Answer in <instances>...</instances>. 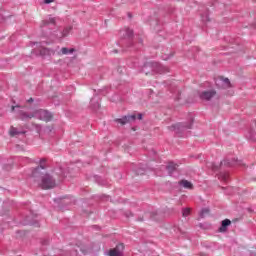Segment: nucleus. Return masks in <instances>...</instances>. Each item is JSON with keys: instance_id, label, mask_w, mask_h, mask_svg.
I'll return each instance as SVG.
<instances>
[{"instance_id": "obj_1", "label": "nucleus", "mask_w": 256, "mask_h": 256, "mask_svg": "<svg viewBox=\"0 0 256 256\" xmlns=\"http://www.w3.org/2000/svg\"><path fill=\"white\" fill-rule=\"evenodd\" d=\"M19 117L21 121H29V119H40V121H46V123H49V121L53 120V114L49 112L48 110H35L32 113H27L23 110L19 112Z\"/></svg>"}, {"instance_id": "obj_2", "label": "nucleus", "mask_w": 256, "mask_h": 256, "mask_svg": "<svg viewBox=\"0 0 256 256\" xmlns=\"http://www.w3.org/2000/svg\"><path fill=\"white\" fill-rule=\"evenodd\" d=\"M56 175H59L58 178H55L49 173L44 174L41 177V183H40L41 189H44L45 191L49 189H55V187L57 186V181H63V179H65V174L63 173V169H58V172H56Z\"/></svg>"}, {"instance_id": "obj_3", "label": "nucleus", "mask_w": 256, "mask_h": 256, "mask_svg": "<svg viewBox=\"0 0 256 256\" xmlns=\"http://www.w3.org/2000/svg\"><path fill=\"white\" fill-rule=\"evenodd\" d=\"M193 123H195V118H190L186 122H178L168 126L169 131H173L176 137H187V131L193 129Z\"/></svg>"}, {"instance_id": "obj_4", "label": "nucleus", "mask_w": 256, "mask_h": 256, "mask_svg": "<svg viewBox=\"0 0 256 256\" xmlns=\"http://www.w3.org/2000/svg\"><path fill=\"white\" fill-rule=\"evenodd\" d=\"M42 35L44 37H58L57 36V20L50 17L48 20L42 21L40 25Z\"/></svg>"}, {"instance_id": "obj_5", "label": "nucleus", "mask_w": 256, "mask_h": 256, "mask_svg": "<svg viewBox=\"0 0 256 256\" xmlns=\"http://www.w3.org/2000/svg\"><path fill=\"white\" fill-rule=\"evenodd\" d=\"M147 67H150V69H152L154 73H159L160 75H162V73H169V68H167V66L161 65V63L159 62H150L148 64H145L143 67V71H145Z\"/></svg>"}, {"instance_id": "obj_6", "label": "nucleus", "mask_w": 256, "mask_h": 256, "mask_svg": "<svg viewBox=\"0 0 256 256\" xmlns=\"http://www.w3.org/2000/svg\"><path fill=\"white\" fill-rule=\"evenodd\" d=\"M235 167V165H243V162L241 160L233 158L232 160L230 159H224L223 161L220 162V165L217 166L215 164L212 165L213 171H219L221 167Z\"/></svg>"}, {"instance_id": "obj_7", "label": "nucleus", "mask_w": 256, "mask_h": 256, "mask_svg": "<svg viewBox=\"0 0 256 256\" xmlns=\"http://www.w3.org/2000/svg\"><path fill=\"white\" fill-rule=\"evenodd\" d=\"M29 210V215H26L24 218V225H32L34 227H39V221L37 220V214H34L31 208Z\"/></svg>"}, {"instance_id": "obj_8", "label": "nucleus", "mask_w": 256, "mask_h": 256, "mask_svg": "<svg viewBox=\"0 0 256 256\" xmlns=\"http://www.w3.org/2000/svg\"><path fill=\"white\" fill-rule=\"evenodd\" d=\"M137 120V114H130L122 116V118H116L115 123H119L120 125H127V123H133V121Z\"/></svg>"}, {"instance_id": "obj_9", "label": "nucleus", "mask_w": 256, "mask_h": 256, "mask_svg": "<svg viewBox=\"0 0 256 256\" xmlns=\"http://www.w3.org/2000/svg\"><path fill=\"white\" fill-rule=\"evenodd\" d=\"M125 251V244L118 243L115 248L108 251L109 256H123Z\"/></svg>"}, {"instance_id": "obj_10", "label": "nucleus", "mask_w": 256, "mask_h": 256, "mask_svg": "<svg viewBox=\"0 0 256 256\" xmlns=\"http://www.w3.org/2000/svg\"><path fill=\"white\" fill-rule=\"evenodd\" d=\"M217 95V91L215 90H206L199 92L198 97L201 101H211V99Z\"/></svg>"}, {"instance_id": "obj_11", "label": "nucleus", "mask_w": 256, "mask_h": 256, "mask_svg": "<svg viewBox=\"0 0 256 256\" xmlns=\"http://www.w3.org/2000/svg\"><path fill=\"white\" fill-rule=\"evenodd\" d=\"M215 85L218 89H229L231 87V81L229 78H218L215 80Z\"/></svg>"}, {"instance_id": "obj_12", "label": "nucleus", "mask_w": 256, "mask_h": 256, "mask_svg": "<svg viewBox=\"0 0 256 256\" xmlns=\"http://www.w3.org/2000/svg\"><path fill=\"white\" fill-rule=\"evenodd\" d=\"M39 163L40 165L33 169L32 177H39L41 169H47V167L43 165V163H47V159L42 158L40 159Z\"/></svg>"}, {"instance_id": "obj_13", "label": "nucleus", "mask_w": 256, "mask_h": 256, "mask_svg": "<svg viewBox=\"0 0 256 256\" xmlns=\"http://www.w3.org/2000/svg\"><path fill=\"white\" fill-rule=\"evenodd\" d=\"M100 99L99 96L94 95L93 98H91L90 100V109H92V111H97V109H99L101 107V104L99 103Z\"/></svg>"}, {"instance_id": "obj_14", "label": "nucleus", "mask_w": 256, "mask_h": 256, "mask_svg": "<svg viewBox=\"0 0 256 256\" xmlns=\"http://www.w3.org/2000/svg\"><path fill=\"white\" fill-rule=\"evenodd\" d=\"M231 225V221L229 219H224L221 221L220 227L218 228L219 233H226L227 229H229Z\"/></svg>"}, {"instance_id": "obj_15", "label": "nucleus", "mask_w": 256, "mask_h": 256, "mask_svg": "<svg viewBox=\"0 0 256 256\" xmlns=\"http://www.w3.org/2000/svg\"><path fill=\"white\" fill-rule=\"evenodd\" d=\"M133 35L134 32L131 29H126L125 31V38L128 39L127 47H133Z\"/></svg>"}, {"instance_id": "obj_16", "label": "nucleus", "mask_w": 256, "mask_h": 256, "mask_svg": "<svg viewBox=\"0 0 256 256\" xmlns=\"http://www.w3.org/2000/svg\"><path fill=\"white\" fill-rule=\"evenodd\" d=\"M177 167H179V165L175 164L174 162H170L168 165H166V171L170 177H173V173L177 171Z\"/></svg>"}, {"instance_id": "obj_17", "label": "nucleus", "mask_w": 256, "mask_h": 256, "mask_svg": "<svg viewBox=\"0 0 256 256\" xmlns=\"http://www.w3.org/2000/svg\"><path fill=\"white\" fill-rule=\"evenodd\" d=\"M79 251H81L82 255H87V253H89V249L85 248V246H77L71 251V255H79Z\"/></svg>"}, {"instance_id": "obj_18", "label": "nucleus", "mask_w": 256, "mask_h": 256, "mask_svg": "<svg viewBox=\"0 0 256 256\" xmlns=\"http://www.w3.org/2000/svg\"><path fill=\"white\" fill-rule=\"evenodd\" d=\"M178 185H180V187H183L184 189H190L193 190V183H191L188 180H181L178 182Z\"/></svg>"}, {"instance_id": "obj_19", "label": "nucleus", "mask_w": 256, "mask_h": 256, "mask_svg": "<svg viewBox=\"0 0 256 256\" xmlns=\"http://www.w3.org/2000/svg\"><path fill=\"white\" fill-rule=\"evenodd\" d=\"M72 30H73V27L71 26L64 28L63 31L60 32V36H58L59 39H63V37H67Z\"/></svg>"}, {"instance_id": "obj_20", "label": "nucleus", "mask_w": 256, "mask_h": 256, "mask_svg": "<svg viewBox=\"0 0 256 256\" xmlns=\"http://www.w3.org/2000/svg\"><path fill=\"white\" fill-rule=\"evenodd\" d=\"M17 135H25V131H19L15 127H11L10 129V136L17 137Z\"/></svg>"}, {"instance_id": "obj_21", "label": "nucleus", "mask_w": 256, "mask_h": 256, "mask_svg": "<svg viewBox=\"0 0 256 256\" xmlns=\"http://www.w3.org/2000/svg\"><path fill=\"white\" fill-rule=\"evenodd\" d=\"M246 138L248 139V141H253L255 142L256 141V138H255V130H249L247 135H246Z\"/></svg>"}, {"instance_id": "obj_22", "label": "nucleus", "mask_w": 256, "mask_h": 256, "mask_svg": "<svg viewBox=\"0 0 256 256\" xmlns=\"http://www.w3.org/2000/svg\"><path fill=\"white\" fill-rule=\"evenodd\" d=\"M210 211L211 210L209 208H202L199 213L200 219H205L206 215H209Z\"/></svg>"}, {"instance_id": "obj_23", "label": "nucleus", "mask_w": 256, "mask_h": 256, "mask_svg": "<svg viewBox=\"0 0 256 256\" xmlns=\"http://www.w3.org/2000/svg\"><path fill=\"white\" fill-rule=\"evenodd\" d=\"M161 217V214H159L158 211H153L150 213V219H152V221H159Z\"/></svg>"}, {"instance_id": "obj_24", "label": "nucleus", "mask_w": 256, "mask_h": 256, "mask_svg": "<svg viewBox=\"0 0 256 256\" xmlns=\"http://www.w3.org/2000/svg\"><path fill=\"white\" fill-rule=\"evenodd\" d=\"M135 175H145L147 168L138 167L133 169Z\"/></svg>"}, {"instance_id": "obj_25", "label": "nucleus", "mask_w": 256, "mask_h": 256, "mask_svg": "<svg viewBox=\"0 0 256 256\" xmlns=\"http://www.w3.org/2000/svg\"><path fill=\"white\" fill-rule=\"evenodd\" d=\"M96 182L98 183V185H101L102 187H105V185H107V180H104L103 178L96 176L95 177Z\"/></svg>"}, {"instance_id": "obj_26", "label": "nucleus", "mask_w": 256, "mask_h": 256, "mask_svg": "<svg viewBox=\"0 0 256 256\" xmlns=\"http://www.w3.org/2000/svg\"><path fill=\"white\" fill-rule=\"evenodd\" d=\"M198 227L200 229H204L205 231L211 229V224L207 223V222H204V223H199L198 224Z\"/></svg>"}, {"instance_id": "obj_27", "label": "nucleus", "mask_w": 256, "mask_h": 256, "mask_svg": "<svg viewBox=\"0 0 256 256\" xmlns=\"http://www.w3.org/2000/svg\"><path fill=\"white\" fill-rule=\"evenodd\" d=\"M189 215H191V208H183L182 217H189Z\"/></svg>"}, {"instance_id": "obj_28", "label": "nucleus", "mask_w": 256, "mask_h": 256, "mask_svg": "<svg viewBox=\"0 0 256 256\" xmlns=\"http://www.w3.org/2000/svg\"><path fill=\"white\" fill-rule=\"evenodd\" d=\"M201 19L203 23H209V21H211V18H209V14H202Z\"/></svg>"}, {"instance_id": "obj_29", "label": "nucleus", "mask_w": 256, "mask_h": 256, "mask_svg": "<svg viewBox=\"0 0 256 256\" xmlns=\"http://www.w3.org/2000/svg\"><path fill=\"white\" fill-rule=\"evenodd\" d=\"M124 217H126V219H130V217H135V214H133L130 210H126L124 211Z\"/></svg>"}, {"instance_id": "obj_30", "label": "nucleus", "mask_w": 256, "mask_h": 256, "mask_svg": "<svg viewBox=\"0 0 256 256\" xmlns=\"http://www.w3.org/2000/svg\"><path fill=\"white\" fill-rule=\"evenodd\" d=\"M219 179H222V181L227 182L228 179H229V174H227V173H221L220 176H219Z\"/></svg>"}, {"instance_id": "obj_31", "label": "nucleus", "mask_w": 256, "mask_h": 256, "mask_svg": "<svg viewBox=\"0 0 256 256\" xmlns=\"http://www.w3.org/2000/svg\"><path fill=\"white\" fill-rule=\"evenodd\" d=\"M61 53H62V55H69V48L63 47V48L61 49Z\"/></svg>"}, {"instance_id": "obj_32", "label": "nucleus", "mask_w": 256, "mask_h": 256, "mask_svg": "<svg viewBox=\"0 0 256 256\" xmlns=\"http://www.w3.org/2000/svg\"><path fill=\"white\" fill-rule=\"evenodd\" d=\"M171 57H173V53H171V54L168 55V56L162 57V59H163L164 61H168V59H171Z\"/></svg>"}, {"instance_id": "obj_33", "label": "nucleus", "mask_w": 256, "mask_h": 256, "mask_svg": "<svg viewBox=\"0 0 256 256\" xmlns=\"http://www.w3.org/2000/svg\"><path fill=\"white\" fill-rule=\"evenodd\" d=\"M136 221H139L140 223H143L145 221V218L143 216H139Z\"/></svg>"}, {"instance_id": "obj_34", "label": "nucleus", "mask_w": 256, "mask_h": 256, "mask_svg": "<svg viewBox=\"0 0 256 256\" xmlns=\"http://www.w3.org/2000/svg\"><path fill=\"white\" fill-rule=\"evenodd\" d=\"M41 243L42 245H49V239H43Z\"/></svg>"}, {"instance_id": "obj_35", "label": "nucleus", "mask_w": 256, "mask_h": 256, "mask_svg": "<svg viewBox=\"0 0 256 256\" xmlns=\"http://www.w3.org/2000/svg\"><path fill=\"white\" fill-rule=\"evenodd\" d=\"M54 2H55V0H44L45 5H49Z\"/></svg>"}, {"instance_id": "obj_36", "label": "nucleus", "mask_w": 256, "mask_h": 256, "mask_svg": "<svg viewBox=\"0 0 256 256\" xmlns=\"http://www.w3.org/2000/svg\"><path fill=\"white\" fill-rule=\"evenodd\" d=\"M75 53V48H68V55Z\"/></svg>"}, {"instance_id": "obj_37", "label": "nucleus", "mask_w": 256, "mask_h": 256, "mask_svg": "<svg viewBox=\"0 0 256 256\" xmlns=\"http://www.w3.org/2000/svg\"><path fill=\"white\" fill-rule=\"evenodd\" d=\"M137 119H138L139 121H141V120L143 119V113H139V114L137 115Z\"/></svg>"}, {"instance_id": "obj_38", "label": "nucleus", "mask_w": 256, "mask_h": 256, "mask_svg": "<svg viewBox=\"0 0 256 256\" xmlns=\"http://www.w3.org/2000/svg\"><path fill=\"white\" fill-rule=\"evenodd\" d=\"M19 107H21V106H19V105L12 106V111H15V109H17V108H19Z\"/></svg>"}, {"instance_id": "obj_39", "label": "nucleus", "mask_w": 256, "mask_h": 256, "mask_svg": "<svg viewBox=\"0 0 256 256\" xmlns=\"http://www.w3.org/2000/svg\"><path fill=\"white\" fill-rule=\"evenodd\" d=\"M33 98H29L28 100H27V103H33Z\"/></svg>"}, {"instance_id": "obj_40", "label": "nucleus", "mask_w": 256, "mask_h": 256, "mask_svg": "<svg viewBox=\"0 0 256 256\" xmlns=\"http://www.w3.org/2000/svg\"><path fill=\"white\" fill-rule=\"evenodd\" d=\"M128 17L131 19L133 15L131 13H128Z\"/></svg>"}, {"instance_id": "obj_41", "label": "nucleus", "mask_w": 256, "mask_h": 256, "mask_svg": "<svg viewBox=\"0 0 256 256\" xmlns=\"http://www.w3.org/2000/svg\"><path fill=\"white\" fill-rule=\"evenodd\" d=\"M113 53H118V51L117 50H113Z\"/></svg>"}, {"instance_id": "obj_42", "label": "nucleus", "mask_w": 256, "mask_h": 256, "mask_svg": "<svg viewBox=\"0 0 256 256\" xmlns=\"http://www.w3.org/2000/svg\"><path fill=\"white\" fill-rule=\"evenodd\" d=\"M152 153H154V155H155L157 152H155V150H152Z\"/></svg>"}, {"instance_id": "obj_43", "label": "nucleus", "mask_w": 256, "mask_h": 256, "mask_svg": "<svg viewBox=\"0 0 256 256\" xmlns=\"http://www.w3.org/2000/svg\"><path fill=\"white\" fill-rule=\"evenodd\" d=\"M140 43H143V39H140Z\"/></svg>"}]
</instances>
